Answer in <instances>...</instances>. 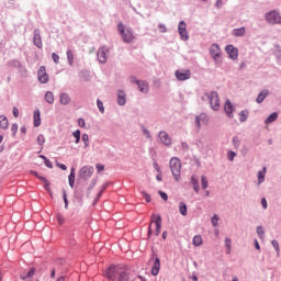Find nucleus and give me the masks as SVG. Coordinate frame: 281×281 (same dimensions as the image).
Wrapping results in <instances>:
<instances>
[{"instance_id":"f257e3e1","label":"nucleus","mask_w":281,"mask_h":281,"mask_svg":"<svg viewBox=\"0 0 281 281\" xmlns=\"http://www.w3.org/2000/svg\"><path fill=\"white\" fill-rule=\"evenodd\" d=\"M117 32L123 41V43H126L127 45H131L133 41H135L137 37H135V33H133L132 27H124V23L119 22L117 23Z\"/></svg>"},{"instance_id":"f03ea898","label":"nucleus","mask_w":281,"mask_h":281,"mask_svg":"<svg viewBox=\"0 0 281 281\" xmlns=\"http://www.w3.org/2000/svg\"><path fill=\"white\" fill-rule=\"evenodd\" d=\"M171 175L176 181L181 179V160L177 157H173L169 161Z\"/></svg>"},{"instance_id":"7ed1b4c3","label":"nucleus","mask_w":281,"mask_h":281,"mask_svg":"<svg viewBox=\"0 0 281 281\" xmlns=\"http://www.w3.org/2000/svg\"><path fill=\"white\" fill-rule=\"evenodd\" d=\"M205 95L209 99L210 106L213 111H221V99L218 98V92L212 91L205 92Z\"/></svg>"},{"instance_id":"20e7f679","label":"nucleus","mask_w":281,"mask_h":281,"mask_svg":"<svg viewBox=\"0 0 281 281\" xmlns=\"http://www.w3.org/2000/svg\"><path fill=\"white\" fill-rule=\"evenodd\" d=\"M265 19L270 25H281V15L277 10L267 12Z\"/></svg>"},{"instance_id":"39448f33","label":"nucleus","mask_w":281,"mask_h":281,"mask_svg":"<svg viewBox=\"0 0 281 281\" xmlns=\"http://www.w3.org/2000/svg\"><path fill=\"white\" fill-rule=\"evenodd\" d=\"M93 172H95L93 166H83L79 170V178H81L82 181H89V179L93 177Z\"/></svg>"},{"instance_id":"423d86ee","label":"nucleus","mask_w":281,"mask_h":281,"mask_svg":"<svg viewBox=\"0 0 281 281\" xmlns=\"http://www.w3.org/2000/svg\"><path fill=\"white\" fill-rule=\"evenodd\" d=\"M122 271H120V267L115 266V265H111L105 271H104V276L105 278H108V280H112L115 281L117 280V276L119 273H121Z\"/></svg>"},{"instance_id":"0eeeda50","label":"nucleus","mask_w":281,"mask_h":281,"mask_svg":"<svg viewBox=\"0 0 281 281\" xmlns=\"http://www.w3.org/2000/svg\"><path fill=\"white\" fill-rule=\"evenodd\" d=\"M175 77L179 82H186L192 78V71L190 69H178L175 71Z\"/></svg>"},{"instance_id":"6e6552de","label":"nucleus","mask_w":281,"mask_h":281,"mask_svg":"<svg viewBox=\"0 0 281 281\" xmlns=\"http://www.w3.org/2000/svg\"><path fill=\"white\" fill-rule=\"evenodd\" d=\"M210 55L211 58H213V60L218 65V63H223L221 60V46H218V44H212L210 46Z\"/></svg>"},{"instance_id":"1a4fd4ad","label":"nucleus","mask_w":281,"mask_h":281,"mask_svg":"<svg viewBox=\"0 0 281 281\" xmlns=\"http://www.w3.org/2000/svg\"><path fill=\"white\" fill-rule=\"evenodd\" d=\"M37 80L41 85H47V82H49V75L47 74L45 66H41L37 70Z\"/></svg>"},{"instance_id":"9d476101","label":"nucleus","mask_w":281,"mask_h":281,"mask_svg":"<svg viewBox=\"0 0 281 281\" xmlns=\"http://www.w3.org/2000/svg\"><path fill=\"white\" fill-rule=\"evenodd\" d=\"M188 25L186 24V21H180L178 24V33L179 36L181 38V41H189L190 40V35H188V30H187Z\"/></svg>"},{"instance_id":"9b49d317","label":"nucleus","mask_w":281,"mask_h":281,"mask_svg":"<svg viewBox=\"0 0 281 281\" xmlns=\"http://www.w3.org/2000/svg\"><path fill=\"white\" fill-rule=\"evenodd\" d=\"M150 260H154L151 276H159V269H161V259L157 257V254L153 252Z\"/></svg>"},{"instance_id":"f8f14e48","label":"nucleus","mask_w":281,"mask_h":281,"mask_svg":"<svg viewBox=\"0 0 281 281\" xmlns=\"http://www.w3.org/2000/svg\"><path fill=\"white\" fill-rule=\"evenodd\" d=\"M33 44L37 49H43V38L41 37V30L35 29L33 32Z\"/></svg>"},{"instance_id":"ddd939ff","label":"nucleus","mask_w":281,"mask_h":281,"mask_svg":"<svg viewBox=\"0 0 281 281\" xmlns=\"http://www.w3.org/2000/svg\"><path fill=\"white\" fill-rule=\"evenodd\" d=\"M225 52L226 54H228V57L231 58V60H238V49L234 45L232 44L226 45Z\"/></svg>"},{"instance_id":"4468645a","label":"nucleus","mask_w":281,"mask_h":281,"mask_svg":"<svg viewBox=\"0 0 281 281\" xmlns=\"http://www.w3.org/2000/svg\"><path fill=\"white\" fill-rule=\"evenodd\" d=\"M106 52H109V48H106V46H101L97 53L98 60L101 65H104L108 60Z\"/></svg>"},{"instance_id":"2eb2a0df","label":"nucleus","mask_w":281,"mask_h":281,"mask_svg":"<svg viewBox=\"0 0 281 281\" xmlns=\"http://www.w3.org/2000/svg\"><path fill=\"white\" fill-rule=\"evenodd\" d=\"M150 223H155L156 225V232L155 235L159 236V234H161V215L159 214H153L151 215V222Z\"/></svg>"},{"instance_id":"dca6fc26","label":"nucleus","mask_w":281,"mask_h":281,"mask_svg":"<svg viewBox=\"0 0 281 281\" xmlns=\"http://www.w3.org/2000/svg\"><path fill=\"white\" fill-rule=\"evenodd\" d=\"M210 122V119L207 117L206 113H201L200 115L195 116V126L198 131H201V123L207 124Z\"/></svg>"},{"instance_id":"f3484780","label":"nucleus","mask_w":281,"mask_h":281,"mask_svg":"<svg viewBox=\"0 0 281 281\" xmlns=\"http://www.w3.org/2000/svg\"><path fill=\"white\" fill-rule=\"evenodd\" d=\"M224 111L227 117H229L231 120L234 117V111H236V108L234 106V104H232V101H229V99L225 101Z\"/></svg>"},{"instance_id":"a211bd4d","label":"nucleus","mask_w":281,"mask_h":281,"mask_svg":"<svg viewBox=\"0 0 281 281\" xmlns=\"http://www.w3.org/2000/svg\"><path fill=\"white\" fill-rule=\"evenodd\" d=\"M9 67H14V69H19L20 74H27V68L21 64L18 59H12L9 61Z\"/></svg>"},{"instance_id":"6ab92c4d","label":"nucleus","mask_w":281,"mask_h":281,"mask_svg":"<svg viewBox=\"0 0 281 281\" xmlns=\"http://www.w3.org/2000/svg\"><path fill=\"white\" fill-rule=\"evenodd\" d=\"M158 137L165 146H171L172 145V138H170V135L166 133V131H160L158 134Z\"/></svg>"},{"instance_id":"aec40b11","label":"nucleus","mask_w":281,"mask_h":281,"mask_svg":"<svg viewBox=\"0 0 281 281\" xmlns=\"http://www.w3.org/2000/svg\"><path fill=\"white\" fill-rule=\"evenodd\" d=\"M75 199L77 200V203L82 205V201L85 199V189L83 188H76L75 189Z\"/></svg>"},{"instance_id":"412c9836","label":"nucleus","mask_w":281,"mask_h":281,"mask_svg":"<svg viewBox=\"0 0 281 281\" xmlns=\"http://www.w3.org/2000/svg\"><path fill=\"white\" fill-rule=\"evenodd\" d=\"M119 106H124L126 104V92L124 90L117 91V100H116Z\"/></svg>"},{"instance_id":"4be33fe9","label":"nucleus","mask_w":281,"mask_h":281,"mask_svg":"<svg viewBox=\"0 0 281 281\" xmlns=\"http://www.w3.org/2000/svg\"><path fill=\"white\" fill-rule=\"evenodd\" d=\"M59 102L64 106H67V104H70V102H71V97H69V94L67 92H61L59 94Z\"/></svg>"},{"instance_id":"5701e85b","label":"nucleus","mask_w":281,"mask_h":281,"mask_svg":"<svg viewBox=\"0 0 281 281\" xmlns=\"http://www.w3.org/2000/svg\"><path fill=\"white\" fill-rule=\"evenodd\" d=\"M109 188V183H105L101 187V190L99 191V193L97 194V196L94 198L92 205L93 207H95L98 205V201H100V199H102V194H104V190H106Z\"/></svg>"},{"instance_id":"b1692460","label":"nucleus","mask_w":281,"mask_h":281,"mask_svg":"<svg viewBox=\"0 0 281 281\" xmlns=\"http://www.w3.org/2000/svg\"><path fill=\"white\" fill-rule=\"evenodd\" d=\"M137 87H138V91H140V93H148V91H150V86H148L147 81L140 80L137 83Z\"/></svg>"},{"instance_id":"393cba45","label":"nucleus","mask_w":281,"mask_h":281,"mask_svg":"<svg viewBox=\"0 0 281 281\" xmlns=\"http://www.w3.org/2000/svg\"><path fill=\"white\" fill-rule=\"evenodd\" d=\"M68 183L70 188H75L76 186V168L70 169V173L68 176Z\"/></svg>"},{"instance_id":"a878e982","label":"nucleus","mask_w":281,"mask_h":281,"mask_svg":"<svg viewBox=\"0 0 281 281\" xmlns=\"http://www.w3.org/2000/svg\"><path fill=\"white\" fill-rule=\"evenodd\" d=\"M268 97H269V90H262L256 99L257 104H262V102H265V99Z\"/></svg>"},{"instance_id":"bb28decb","label":"nucleus","mask_w":281,"mask_h":281,"mask_svg":"<svg viewBox=\"0 0 281 281\" xmlns=\"http://www.w3.org/2000/svg\"><path fill=\"white\" fill-rule=\"evenodd\" d=\"M33 120L35 128H38L41 126V110L37 109L34 111Z\"/></svg>"},{"instance_id":"cd10ccee","label":"nucleus","mask_w":281,"mask_h":281,"mask_svg":"<svg viewBox=\"0 0 281 281\" xmlns=\"http://www.w3.org/2000/svg\"><path fill=\"white\" fill-rule=\"evenodd\" d=\"M267 175V167H263L262 170L258 171L257 177H258V186L261 183H265V176Z\"/></svg>"},{"instance_id":"c85d7f7f","label":"nucleus","mask_w":281,"mask_h":281,"mask_svg":"<svg viewBox=\"0 0 281 281\" xmlns=\"http://www.w3.org/2000/svg\"><path fill=\"white\" fill-rule=\"evenodd\" d=\"M190 183L193 186V190L196 194H199V191L201 190V187L199 186V180L196 179V176H192Z\"/></svg>"},{"instance_id":"c756f323","label":"nucleus","mask_w":281,"mask_h":281,"mask_svg":"<svg viewBox=\"0 0 281 281\" xmlns=\"http://www.w3.org/2000/svg\"><path fill=\"white\" fill-rule=\"evenodd\" d=\"M179 212L181 216H188V204L186 202H179Z\"/></svg>"},{"instance_id":"7c9ffc66","label":"nucleus","mask_w":281,"mask_h":281,"mask_svg":"<svg viewBox=\"0 0 281 281\" xmlns=\"http://www.w3.org/2000/svg\"><path fill=\"white\" fill-rule=\"evenodd\" d=\"M278 120V112H272L269 116L265 120V124H273Z\"/></svg>"},{"instance_id":"2f4dec72","label":"nucleus","mask_w":281,"mask_h":281,"mask_svg":"<svg viewBox=\"0 0 281 281\" xmlns=\"http://www.w3.org/2000/svg\"><path fill=\"white\" fill-rule=\"evenodd\" d=\"M245 32H247V30L245 29V26H241L239 29H234L233 30V36H245Z\"/></svg>"},{"instance_id":"473e14b6","label":"nucleus","mask_w":281,"mask_h":281,"mask_svg":"<svg viewBox=\"0 0 281 281\" xmlns=\"http://www.w3.org/2000/svg\"><path fill=\"white\" fill-rule=\"evenodd\" d=\"M44 100H45V102H47V104H53L54 103V92L46 91Z\"/></svg>"},{"instance_id":"72a5a7b5","label":"nucleus","mask_w":281,"mask_h":281,"mask_svg":"<svg viewBox=\"0 0 281 281\" xmlns=\"http://www.w3.org/2000/svg\"><path fill=\"white\" fill-rule=\"evenodd\" d=\"M8 117L5 115H0V128H3L4 131L8 130Z\"/></svg>"},{"instance_id":"f704fd0d","label":"nucleus","mask_w":281,"mask_h":281,"mask_svg":"<svg viewBox=\"0 0 281 281\" xmlns=\"http://www.w3.org/2000/svg\"><path fill=\"white\" fill-rule=\"evenodd\" d=\"M247 117H249V110H241L239 112V122H247Z\"/></svg>"},{"instance_id":"c9c22d12","label":"nucleus","mask_w":281,"mask_h":281,"mask_svg":"<svg viewBox=\"0 0 281 281\" xmlns=\"http://www.w3.org/2000/svg\"><path fill=\"white\" fill-rule=\"evenodd\" d=\"M37 179H38L40 181H43V183H44V189L46 190V192H50V188H49L50 183H49V180H47V178H45V177H43V176H40Z\"/></svg>"},{"instance_id":"e433bc0d","label":"nucleus","mask_w":281,"mask_h":281,"mask_svg":"<svg viewBox=\"0 0 281 281\" xmlns=\"http://www.w3.org/2000/svg\"><path fill=\"white\" fill-rule=\"evenodd\" d=\"M130 280H131V277H130L128 272H126V271H121V272L119 273V279H117V281H130Z\"/></svg>"},{"instance_id":"4c0bfd02","label":"nucleus","mask_w":281,"mask_h":281,"mask_svg":"<svg viewBox=\"0 0 281 281\" xmlns=\"http://www.w3.org/2000/svg\"><path fill=\"white\" fill-rule=\"evenodd\" d=\"M193 245L194 247H201V245H203V237H201V235H195L193 237Z\"/></svg>"},{"instance_id":"58836bf2","label":"nucleus","mask_w":281,"mask_h":281,"mask_svg":"<svg viewBox=\"0 0 281 281\" xmlns=\"http://www.w3.org/2000/svg\"><path fill=\"white\" fill-rule=\"evenodd\" d=\"M97 183H98L97 179H92L90 181V184H89L88 190H87V196H89L91 194V191L93 190V188H95Z\"/></svg>"},{"instance_id":"ea45409f","label":"nucleus","mask_w":281,"mask_h":281,"mask_svg":"<svg viewBox=\"0 0 281 281\" xmlns=\"http://www.w3.org/2000/svg\"><path fill=\"white\" fill-rule=\"evenodd\" d=\"M225 247H226V254H232V239L226 237L225 238Z\"/></svg>"},{"instance_id":"a19ab883","label":"nucleus","mask_w":281,"mask_h":281,"mask_svg":"<svg viewBox=\"0 0 281 281\" xmlns=\"http://www.w3.org/2000/svg\"><path fill=\"white\" fill-rule=\"evenodd\" d=\"M66 55H67L68 64L71 67V65H74V52H71V49H68Z\"/></svg>"},{"instance_id":"79ce46f5","label":"nucleus","mask_w":281,"mask_h":281,"mask_svg":"<svg viewBox=\"0 0 281 281\" xmlns=\"http://www.w3.org/2000/svg\"><path fill=\"white\" fill-rule=\"evenodd\" d=\"M63 200H64V204H65V210H69V199H67V191L63 190Z\"/></svg>"},{"instance_id":"37998d69","label":"nucleus","mask_w":281,"mask_h":281,"mask_svg":"<svg viewBox=\"0 0 281 281\" xmlns=\"http://www.w3.org/2000/svg\"><path fill=\"white\" fill-rule=\"evenodd\" d=\"M80 130H76L75 132H72V137H75V144H80Z\"/></svg>"},{"instance_id":"c03bdc74","label":"nucleus","mask_w":281,"mask_h":281,"mask_svg":"<svg viewBox=\"0 0 281 281\" xmlns=\"http://www.w3.org/2000/svg\"><path fill=\"white\" fill-rule=\"evenodd\" d=\"M81 139H82V142L85 144L83 148H89V145H90L89 134H82Z\"/></svg>"},{"instance_id":"a18cd8bd","label":"nucleus","mask_w":281,"mask_h":281,"mask_svg":"<svg viewBox=\"0 0 281 281\" xmlns=\"http://www.w3.org/2000/svg\"><path fill=\"white\" fill-rule=\"evenodd\" d=\"M140 128L143 131V135H145L147 139H153V136L150 135V131H148V128H146V126L140 125Z\"/></svg>"},{"instance_id":"49530a36","label":"nucleus","mask_w":281,"mask_h":281,"mask_svg":"<svg viewBox=\"0 0 281 281\" xmlns=\"http://www.w3.org/2000/svg\"><path fill=\"white\" fill-rule=\"evenodd\" d=\"M201 183H202V190H207V187L210 186V183L207 182V177L202 176Z\"/></svg>"},{"instance_id":"de8ad7c7","label":"nucleus","mask_w":281,"mask_h":281,"mask_svg":"<svg viewBox=\"0 0 281 281\" xmlns=\"http://www.w3.org/2000/svg\"><path fill=\"white\" fill-rule=\"evenodd\" d=\"M58 225H65V216L61 213L56 214Z\"/></svg>"},{"instance_id":"09e8293b","label":"nucleus","mask_w":281,"mask_h":281,"mask_svg":"<svg viewBox=\"0 0 281 281\" xmlns=\"http://www.w3.org/2000/svg\"><path fill=\"white\" fill-rule=\"evenodd\" d=\"M218 221H220L218 215L214 214L213 217L211 218V223L213 227H218Z\"/></svg>"},{"instance_id":"8fccbe9b","label":"nucleus","mask_w":281,"mask_h":281,"mask_svg":"<svg viewBox=\"0 0 281 281\" xmlns=\"http://www.w3.org/2000/svg\"><path fill=\"white\" fill-rule=\"evenodd\" d=\"M97 106H98L100 113H104V103L102 102V100H100V99L97 100Z\"/></svg>"},{"instance_id":"3c124183","label":"nucleus","mask_w":281,"mask_h":281,"mask_svg":"<svg viewBox=\"0 0 281 281\" xmlns=\"http://www.w3.org/2000/svg\"><path fill=\"white\" fill-rule=\"evenodd\" d=\"M11 131H12V136H13V137H16V133H18V131H19V124L13 123V124L11 125Z\"/></svg>"},{"instance_id":"603ef678","label":"nucleus","mask_w":281,"mask_h":281,"mask_svg":"<svg viewBox=\"0 0 281 281\" xmlns=\"http://www.w3.org/2000/svg\"><path fill=\"white\" fill-rule=\"evenodd\" d=\"M257 234L259 238H265V228L262 226H257Z\"/></svg>"},{"instance_id":"864d4df0","label":"nucleus","mask_w":281,"mask_h":281,"mask_svg":"<svg viewBox=\"0 0 281 281\" xmlns=\"http://www.w3.org/2000/svg\"><path fill=\"white\" fill-rule=\"evenodd\" d=\"M236 158V151L234 150H228L227 153V159L228 161H233Z\"/></svg>"},{"instance_id":"5fc2aeb1","label":"nucleus","mask_w":281,"mask_h":281,"mask_svg":"<svg viewBox=\"0 0 281 281\" xmlns=\"http://www.w3.org/2000/svg\"><path fill=\"white\" fill-rule=\"evenodd\" d=\"M140 194L142 196H144L146 203H150V201H153V199L150 198V194H148L146 191H142Z\"/></svg>"},{"instance_id":"6e6d98bb","label":"nucleus","mask_w":281,"mask_h":281,"mask_svg":"<svg viewBox=\"0 0 281 281\" xmlns=\"http://www.w3.org/2000/svg\"><path fill=\"white\" fill-rule=\"evenodd\" d=\"M37 144H38V146H43V144H45V135L38 134Z\"/></svg>"},{"instance_id":"4d7b16f0","label":"nucleus","mask_w":281,"mask_h":281,"mask_svg":"<svg viewBox=\"0 0 281 281\" xmlns=\"http://www.w3.org/2000/svg\"><path fill=\"white\" fill-rule=\"evenodd\" d=\"M52 58H53V61L55 63V65H59L60 64V56H58V54L53 53L52 54Z\"/></svg>"},{"instance_id":"13d9d810","label":"nucleus","mask_w":281,"mask_h":281,"mask_svg":"<svg viewBox=\"0 0 281 281\" xmlns=\"http://www.w3.org/2000/svg\"><path fill=\"white\" fill-rule=\"evenodd\" d=\"M271 244H272V247H274L277 254H280V244H278V240L273 239Z\"/></svg>"},{"instance_id":"bf43d9fd","label":"nucleus","mask_w":281,"mask_h":281,"mask_svg":"<svg viewBox=\"0 0 281 281\" xmlns=\"http://www.w3.org/2000/svg\"><path fill=\"white\" fill-rule=\"evenodd\" d=\"M34 273H36V268H31L26 273V278H34Z\"/></svg>"},{"instance_id":"052dcab7","label":"nucleus","mask_w":281,"mask_h":281,"mask_svg":"<svg viewBox=\"0 0 281 281\" xmlns=\"http://www.w3.org/2000/svg\"><path fill=\"white\" fill-rule=\"evenodd\" d=\"M158 194L162 199V201H168V193L164 191H158Z\"/></svg>"},{"instance_id":"680f3d73","label":"nucleus","mask_w":281,"mask_h":281,"mask_svg":"<svg viewBox=\"0 0 281 281\" xmlns=\"http://www.w3.org/2000/svg\"><path fill=\"white\" fill-rule=\"evenodd\" d=\"M78 125L80 126V128H85V126H87V123L85 122V119L79 117L78 119Z\"/></svg>"},{"instance_id":"e2e57ef3","label":"nucleus","mask_w":281,"mask_h":281,"mask_svg":"<svg viewBox=\"0 0 281 281\" xmlns=\"http://www.w3.org/2000/svg\"><path fill=\"white\" fill-rule=\"evenodd\" d=\"M44 166H46V168H54V165L52 164V160L50 159H46V160H44Z\"/></svg>"},{"instance_id":"0e129e2a","label":"nucleus","mask_w":281,"mask_h":281,"mask_svg":"<svg viewBox=\"0 0 281 281\" xmlns=\"http://www.w3.org/2000/svg\"><path fill=\"white\" fill-rule=\"evenodd\" d=\"M233 144L235 148H238V146H240V140L237 138V136L233 137Z\"/></svg>"},{"instance_id":"69168bd1","label":"nucleus","mask_w":281,"mask_h":281,"mask_svg":"<svg viewBox=\"0 0 281 281\" xmlns=\"http://www.w3.org/2000/svg\"><path fill=\"white\" fill-rule=\"evenodd\" d=\"M158 27H159L161 34H166V32H168V29L165 26V24H159Z\"/></svg>"},{"instance_id":"338daca9","label":"nucleus","mask_w":281,"mask_h":281,"mask_svg":"<svg viewBox=\"0 0 281 281\" xmlns=\"http://www.w3.org/2000/svg\"><path fill=\"white\" fill-rule=\"evenodd\" d=\"M95 168H97L98 172H102V171L104 170V165H102V164H97V165H95Z\"/></svg>"},{"instance_id":"774afa93","label":"nucleus","mask_w":281,"mask_h":281,"mask_svg":"<svg viewBox=\"0 0 281 281\" xmlns=\"http://www.w3.org/2000/svg\"><path fill=\"white\" fill-rule=\"evenodd\" d=\"M13 116L19 117V108L13 106Z\"/></svg>"}]
</instances>
